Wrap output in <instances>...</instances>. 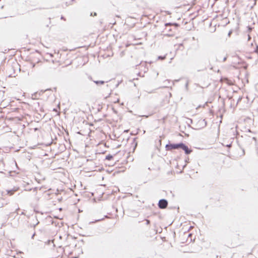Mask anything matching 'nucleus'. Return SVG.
Here are the masks:
<instances>
[{
    "label": "nucleus",
    "mask_w": 258,
    "mask_h": 258,
    "mask_svg": "<svg viewBox=\"0 0 258 258\" xmlns=\"http://www.w3.org/2000/svg\"><path fill=\"white\" fill-rule=\"evenodd\" d=\"M165 148L167 151L181 149L184 151L186 155H189L192 152V150L188 148V146L182 142L178 143H171L169 142L168 144L166 145Z\"/></svg>",
    "instance_id": "nucleus-1"
},
{
    "label": "nucleus",
    "mask_w": 258,
    "mask_h": 258,
    "mask_svg": "<svg viewBox=\"0 0 258 258\" xmlns=\"http://www.w3.org/2000/svg\"><path fill=\"white\" fill-rule=\"evenodd\" d=\"M44 131L41 127L33 128V139L37 142V145L45 144L44 142Z\"/></svg>",
    "instance_id": "nucleus-2"
},
{
    "label": "nucleus",
    "mask_w": 258,
    "mask_h": 258,
    "mask_svg": "<svg viewBox=\"0 0 258 258\" xmlns=\"http://www.w3.org/2000/svg\"><path fill=\"white\" fill-rule=\"evenodd\" d=\"M33 176L36 181L39 184L44 181L45 176L42 174V170L39 169L36 165H33Z\"/></svg>",
    "instance_id": "nucleus-3"
},
{
    "label": "nucleus",
    "mask_w": 258,
    "mask_h": 258,
    "mask_svg": "<svg viewBox=\"0 0 258 258\" xmlns=\"http://www.w3.org/2000/svg\"><path fill=\"white\" fill-rule=\"evenodd\" d=\"M38 108L39 109H37V108L35 107V111L33 110V118H34L33 121L37 122H39L40 120L43 118L45 115L42 106H39Z\"/></svg>",
    "instance_id": "nucleus-4"
},
{
    "label": "nucleus",
    "mask_w": 258,
    "mask_h": 258,
    "mask_svg": "<svg viewBox=\"0 0 258 258\" xmlns=\"http://www.w3.org/2000/svg\"><path fill=\"white\" fill-rule=\"evenodd\" d=\"M41 94H43V92H41L39 93H33V105L37 104L38 107H39V106H42V104L43 103V100L38 98V97L41 95Z\"/></svg>",
    "instance_id": "nucleus-5"
},
{
    "label": "nucleus",
    "mask_w": 258,
    "mask_h": 258,
    "mask_svg": "<svg viewBox=\"0 0 258 258\" xmlns=\"http://www.w3.org/2000/svg\"><path fill=\"white\" fill-rule=\"evenodd\" d=\"M45 242L43 240H37L35 242L34 246L36 250L43 248L45 246Z\"/></svg>",
    "instance_id": "nucleus-6"
},
{
    "label": "nucleus",
    "mask_w": 258,
    "mask_h": 258,
    "mask_svg": "<svg viewBox=\"0 0 258 258\" xmlns=\"http://www.w3.org/2000/svg\"><path fill=\"white\" fill-rule=\"evenodd\" d=\"M168 201L165 199H160L158 203V207L161 209H165L168 206Z\"/></svg>",
    "instance_id": "nucleus-7"
},
{
    "label": "nucleus",
    "mask_w": 258,
    "mask_h": 258,
    "mask_svg": "<svg viewBox=\"0 0 258 258\" xmlns=\"http://www.w3.org/2000/svg\"><path fill=\"white\" fill-rule=\"evenodd\" d=\"M171 26H165L163 32H167V33L164 34L165 36L168 37L173 36L174 35L175 32L173 31V29L170 28Z\"/></svg>",
    "instance_id": "nucleus-8"
},
{
    "label": "nucleus",
    "mask_w": 258,
    "mask_h": 258,
    "mask_svg": "<svg viewBox=\"0 0 258 258\" xmlns=\"http://www.w3.org/2000/svg\"><path fill=\"white\" fill-rule=\"evenodd\" d=\"M207 122L205 119H202L199 120L197 125L199 128H203L207 126Z\"/></svg>",
    "instance_id": "nucleus-9"
},
{
    "label": "nucleus",
    "mask_w": 258,
    "mask_h": 258,
    "mask_svg": "<svg viewBox=\"0 0 258 258\" xmlns=\"http://www.w3.org/2000/svg\"><path fill=\"white\" fill-rule=\"evenodd\" d=\"M165 26H173L175 27V28L176 29L179 27V24L177 23H166L165 24Z\"/></svg>",
    "instance_id": "nucleus-10"
},
{
    "label": "nucleus",
    "mask_w": 258,
    "mask_h": 258,
    "mask_svg": "<svg viewBox=\"0 0 258 258\" xmlns=\"http://www.w3.org/2000/svg\"><path fill=\"white\" fill-rule=\"evenodd\" d=\"M93 82L94 83H95V84L97 86H98L104 85L105 84V82L104 81H95V80H93Z\"/></svg>",
    "instance_id": "nucleus-11"
},
{
    "label": "nucleus",
    "mask_w": 258,
    "mask_h": 258,
    "mask_svg": "<svg viewBox=\"0 0 258 258\" xmlns=\"http://www.w3.org/2000/svg\"><path fill=\"white\" fill-rule=\"evenodd\" d=\"M25 190L30 191L32 189V187L29 183H26L24 186Z\"/></svg>",
    "instance_id": "nucleus-12"
},
{
    "label": "nucleus",
    "mask_w": 258,
    "mask_h": 258,
    "mask_svg": "<svg viewBox=\"0 0 258 258\" xmlns=\"http://www.w3.org/2000/svg\"><path fill=\"white\" fill-rule=\"evenodd\" d=\"M113 155H112L111 154H108L107 156H106L105 160L110 161V160H112L113 159Z\"/></svg>",
    "instance_id": "nucleus-13"
},
{
    "label": "nucleus",
    "mask_w": 258,
    "mask_h": 258,
    "mask_svg": "<svg viewBox=\"0 0 258 258\" xmlns=\"http://www.w3.org/2000/svg\"><path fill=\"white\" fill-rule=\"evenodd\" d=\"M165 57H166V56L165 55H164V56L160 55L158 57V59L164 60L165 58Z\"/></svg>",
    "instance_id": "nucleus-14"
},
{
    "label": "nucleus",
    "mask_w": 258,
    "mask_h": 258,
    "mask_svg": "<svg viewBox=\"0 0 258 258\" xmlns=\"http://www.w3.org/2000/svg\"><path fill=\"white\" fill-rule=\"evenodd\" d=\"M188 81H187L185 84V88L186 90H188Z\"/></svg>",
    "instance_id": "nucleus-15"
},
{
    "label": "nucleus",
    "mask_w": 258,
    "mask_h": 258,
    "mask_svg": "<svg viewBox=\"0 0 258 258\" xmlns=\"http://www.w3.org/2000/svg\"><path fill=\"white\" fill-rule=\"evenodd\" d=\"M38 188H39L40 189L41 188V186H35L33 187V191L36 190Z\"/></svg>",
    "instance_id": "nucleus-16"
},
{
    "label": "nucleus",
    "mask_w": 258,
    "mask_h": 258,
    "mask_svg": "<svg viewBox=\"0 0 258 258\" xmlns=\"http://www.w3.org/2000/svg\"><path fill=\"white\" fill-rule=\"evenodd\" d=\"M97 16V13L96 12L91 13L90 16Z\"/></svg>",
    "instance_id": "nucleus-17"
},
{
    "label": "nucleus",
    "mask_w": 258,
    "mask_h": 258,
    "mask_svg": "<svg viewBox=\"0 0 258 258\" xmlns=\"http://www.w3.org/2000/svg\"><path fill=\"white\" fill-rule=\"evenodd\" d=\"M35 107H36L37 109H39L38 105L36 104L35 105H33V110L35 111Z\"/></svg>",
    "instance_id": "nucleus-18"
},
{
    "label": "nucleus",
    "mask_w": 258,
    "mask_h": 258,
    "mask_svg": "<svg viewBox=\"0 0 258 258\" xmlns=\"http://www.w3.org/2000/svg\"><path fill=\"white\" fill-rule=\"evenodd\" d=\"M145 220L146 221V225H148L150 224V221L149 220L146 219Z\"/></svg>",
    "instance_id": "nucleus-19"
},
{
    "label": "nucleus",
    "mask_w": 258,
    "mask_h": 258,
    "mask_svg": "<svg viewBox=\"0 0 258 258\" xmlns=\"http://www.w3.org/2000/svg\"><path fill=\"white\" fill-rule=\"evenodd\" d=\"M41 236H40V238L41 239H42L43 238H44V233H42V232H41Z\"/></svg>",
    "instance_id": "nucleus-20"
},
{
    "label": "nucleus",
    "mask_w": 258,
    "mask_h": 258,
    "mask_svg": "<svg viewBox=\"0 0 258 258\" xmlns=\"http://www.w3.org/2000/svg\"><path fill=\"white\" fill-rule=\"evenodd\" d=\"M60 19H61V20H63L64 21H66V18L63 16H61Z\"/></svg>",
    "instance_id": "nucleus-21"
},
{
    "label": "nucleus",
    "mask_w": 258,
    "mask_h": 258,
    "mask_svg": "<svg viewBox=\"0 0 258 258\" xmlns=\"http://www.w3.org/2000/svg\"><path fill=\"white\" fill-rule=\"evenodd\" d=\"M33 239L34 238V237L35 236H37V234L36 233V232H34L33 234Z\"/></svg>",
    "instance_id": "nucleus-22"
},
{
    "label": "nucleus",
    "mask_w": 258,
    "mask_h": 258,
    "mask_svg": "<svg viewBox=\"0 0 258 258\" xmlns=\"http://www.w3.org/2000/svg\"><path fill=\"white\" fill-rule=\"evenodd\" d=\"M226 59H227V56L224 57L223 58V61H226Z\"/></svg>",
    "instance_id": "nucleus-23"
},
{
    "label": "nucleus",
    "mask_w": 258,
    "mask_h": 258,
    "mask_svg": "<svg viewBox=\"0 0 258 258\" xmlns=\"http://www.w3.org/2000/svg\"><path fill=\"white\" fill-rule=\"evenodd\" d=\"M138 215H139L138 213V212H135V213L134 214V216L136 217V216H137Z\"/></svg>",
    "instance_id": "nucleus-24"
},
{
    "label": "nucleus",
    "mask_w": 258,
    "mask_h": 258,
    "mask_svg": "<svg viewBox=\"0 0 258 258\" xmlns=\"http://www.w3.org/2000/svg\"><path fill=\"white\" fill-rule=\"evenodd\" d=\"M7 51H8V50L6 49H5V51H1V52H4V53H6Z\"/></svg>",
    "instance_id": "nucleus-25"
},
{
    "label": "nucleus",
    "mask_w": 258,
    "mask_h": 258,
    "mask_svg": "<svg viewBox=\"0 0 258 258\" xmlns=\"http://www.w3.org/2000/svg\"><path fill=\"white\" fill-rule=\"evenodd\" d=\"M38 223H39V222H38V221H37V222L35 224H34L33 223V228H34V227H35V226L36 225H37Z\"/></svg>",
    "instance_id": "nucleus-26"
},
{
    "label": "nucleus",
    "mask_w": 258,
    "mask_h": 258,
    "mask_svg": "<svg viewBox=\"0 0 258 258\" xmlns=\"http://www.w3.org/2000/svg\"><path fill=\"white\" fill-rule=\"evenodd\" d=\"M231 33H232V31H229V33H228V35L229 36H230Z\"/></svg>",
    "instance_id": "nucleus-27"
},
{
    "label": "nucleus",
    "mask_w": 258,
    "mask_h": 258,
    "mask_svg": "<svg viewBox=\"0 0 258 258\" xmlns=\"http://www.w3.org/2000/svg\"><path fill=\"white\" fill-rule=\"evenodd\" d=\"M88 78H89L90 80H91V81H93V80L92 79V77H91V76H89Z\"/></svg>",
    "instance_id": "nucleus-28"
},
{
    "label": "nucleus",
    "mask_w": 258,
    "mask_h": 258,
    "mask_svg": "<svg viewBox=\"0 0 258 258\" xmlns=\"http://www.w3.org/2000/svg\"><path fill=\"white\" fill-rule=\"evenodd\" d=\"M241 98H239V99L237 100V104H238V103L239 102V101H240L241 100Z\"/></svg>",
    "instance_id": "nucleus-29"
},
{
    "label": "nucleus",
    "mask_w": 258,
    "mask_h": 258,
    "mask_svg": "<svg viewBox=\"0 0 258 258\" xmlns=\"http://www.w3.org/2000/svg\"><path fill=\"white\" fill-rule=\"evenodd\" d=\"M8 193H9V194H10V195H12V191L11 190H9V191H8Z\"/></svg>",
    "instance_id": "nucleus-30"
},
{
    "label": "nucleus",
    "mask_w": 258,
    "mask_h": 258,
    "mask_svg": "<svg viewBox=\"0 0 258 258\" xmlns=\"http://www.w3.org/2000/svg\"><path fill=\"white\" fill-rule=\"evenodd\" d=\"M231 146V144H228V145H226V146H227V147H230Z\"/></svg>",
    "instance_id": "nucleus-31"
},
{
    "label": "nucleus",
    "mask_w": 258,
    "mask_h": 258,
    "mask_svg": "<svg viewBox=\"0 0 258 258\" xmlns=\"http://www.w3.org/2000/svg\"><path fill=\"white\" fill-rule=\"evenodd\" d=\"M69 5H70V4H68V2H66V6H69Z\"/></svg>",
    "instance_id": "nucleus-32"
},
{
    "label": "nucleus",
    "mask_w": 258,
    "mask_h": 258,
    "mask_svg": "<svg viewBox=\"0 0 258 258\" xmlns=\"http://www.w3.org/2000/svg\"><path fill=\"white\" fill-rule=\"evenodd\" d=\"M179 81V79H178V80H175L174 81V82H178Z\"/></svg>",
    "instance_id": "nucleus-33"
},
{
    "label": "nucleus",
    "mask_w": 258,
    "mask_h": 258,
    "mask_svg": "<svg viewBox=\"0 0 258 258\" xmlns=\"http://www.w3.org/2000/svg\"><path fill=\"white\" fill-rule=\"evenodd\" d=\"M100 220H101V219L96 220L95 222H97V221H99Z\"/></svg>",
    "instance_id": "nucleus-34"
},
{
    "label": "nucleus",
    "mask_w": 258,
    "mask_h": 258,
    "mask_svg": "<svg viewBox=\"0 0 258 258\" xmlns=\"http://www.w3.org/2000/svg\"><path fill=\"white\" fill-rule=\"evenodd\" d=\"M53 89H54V90H55V91H56V87H54V88H53Z\"/></svg>",
    "instance_id": "nucleus-35"
},
{
    "label": "nucleus",
    "mask_w": 258,
    "mask_h": 258,
    "mask_svg": "<svg viewBox=\"0 0 258 258\" xmlns=\"http://www.w3.org/2000/svg\"><path fill=\"white\" fill-rule=\"evenodd\" d=\"M33 211L35 212L36 213L38 212L35 209H33Z\"/></svg>",
    "instance_id": "nucleus-36"
},
{
    "label": "nucleus",
    "mask_w": 258,
    "mask_h": 258,
    "mask_svg": "<svg viewBox=\"0 0 258 258\" xmlns=\"http://www.w3.org/2000/svg\"><path fill=\"white\" fill-rule=\"evenodd\" d=\"M167 13L168 14H170V12H169V11H168V12H167Z\"/></svg>",
    "instance_id": "nucleus-37"
},
{
    "label": "nucleus",
    "mask_w": 258,
    "mask_h": 258,
    "mask_svg": "<svg viewBox=\"0 0 258 258\" xmlns=\"http://www.w3.org/2000/svg\"><path fill=\"white\" fill-rule=\"evenodd\" d=\"M250 38V37L249 35H248V39H249Z\"/></svg>",
    "instance_id": "nucleus-38"
},
{
    "label": "nucleus",
    "mask_w": 258,
    "mask_h": 258,
    "mask_svg": "<svg viewBox=\"0 0 258 258\" xmlns=\"http://www.w3.org/2000/svg\"><path fill=\"white\" fill-rule=\"evenodd\" d=\"M35 63L33 62V68L35 67Z\"/></svg>",
    "instance_id": "nucleus-39"
},
{
    "label": "nucleus",
    "mask_w": 258,
    "mask_h": 258,
    "mask_svg": "<svg viewBox=\"0 0 258 258\" xmlns=\"http://www.w3.org/2000/svg\"><path fill=\"white\" fill-rule=\"evenodd\" d=\"M75 0H71V2H75Z\"/></svg>",
    "instance_id": "nucleus-40"
},
{
    "label": "nucleus",
    "mask_w": 258,
    "mask_h": 258,
    "mask_svg": "<svg viewBox=\"0 0 258 258\" xmlns=\"http://www.w3.org/2000/svg\"><path fill=\"white\" fill-rule=\"evenodd\" d=\"M36 218L37 220L38 221V219H37L38 217L37 216H36Z\"/></svg>",
    "instance_id": "nucleus-41"
},
{
    "label": "nucleus",
    "mask_w": 258,
    "mask_h": 258,
    "mask_svg": "<svg viewBox=\"0 0 258 258\" xmlns=\"http://www.w3.org/2000/svg\"><path fill=\"white\" fill-rule=\"evenodd\" d=\"M94 222H90V223H93Z\"/></svg>",
    "instance_id": "nucleus-42"
},
{
    "label": "nucleus",
    "mask_w": 258,
    "mask_h": 258,
    "mask_svg": "<svg viewBox=\"0 0 258 258\" xmlns=\"http://www.w3.org/2000/svg\"><path fill=\"white\" fill-rule=\"evenodd\" d=\"M218 0H214L215 2H216L217 1H218Z\"/></svg>",
    "instance_id": "nucleus-43"
},
{
    "label": "nucleus",
    "mask_w": 258,
    "mask_h": 258,
    "mask_svg": "<svg viewBox=\"0 0 258 258\" xmlns=\"http://www.w3.org/2000/svg\"><path fill=\"white\" fill-rule=\"evenodd\" d=\"M207 69L206 68H205L203 70H206Z\"/></svg>",
    "instance_id": "nucleus-44"
},
{
    "label": "nucleus",
    "mask_w": 258,
    "mask_h": 258,
    "mask_svg": "<svg viewBox=\"0 0 258 258\" xmlns=\"http://www.w3.org/2000/svg\"><path fill=\"white\" fill-rule=\"evenodd\" d=\"M81 241H82V242H84V241H83V239H82V240H81Z\"/></svg>",
    "instance_id": "nucleus-45"
},
{
    "label": "nucleus",
    "mask_w": 258,
    "mask_h": 258,
    "mask_svg": "<svg viewBox=\"0 0 258 258\" xmlns=\"http://www.w3.org/2000/svg\"><path fill=\"white\" fill-rule=\"evenodd\" d=\"M210 69H211V70H212V69H213V67H211V68H210Z\"/></svg>",
    "instance_id": "nucleus-46"
},
{
    "label": "nucleus",
    "mask_w": 258,
    "mask_h": 258,
    "mask_svg": "<svg viewBox=\"0 0 258 258\" xmlns=\"http://www.w3.org/2000/svg\"><path fill=\"white\" fill-rule=\"evenodd\" d=\"M218 255H216V257H217V258H218Z\"/></svg>",
    "instance_id": "nucleus-47"
}]
</instances>
